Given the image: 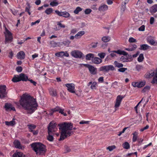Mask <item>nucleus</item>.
Instances as JSON below:
<instances>
[{
  "instance_id": "473e14b6",
  "label": "nucleus",
  "mask_w": 157,
  "mask_h": 157,
  "mask_svg": "<svg viewBox=\"0 0 157 157\" xmlns=\"http://www.w3.org/2000/svg\"><path fill=\"white\" fill-rule=\"evenodd\" d=\"M48 133V136L47 139L49 141H52L54 139L53 136V133H50V132Z\"/></svg>"
},
{
  "instance_id": "423d86ee",
  "label": "nucleus",
  "mask_w": 157,
  "mask_h": 157,
  "mask_svg": "<svg viewBox=\"0 0 157 157\" xmlns=\"http://www.w3.org/2000/svg\"><path fill=\"white\" fill-rule=\"evenodd\" d=\"M6 87L5 85H0V98H4L6 94Z\"/></svg>"
},
{
  "instance_id": "4be33fe9",
  "label": "nucleus",
  "mask_w": 157,
  "mask_h": 157,
  "mask_svg": "<svg viewBox=\"0 0 157 157\" xmlns=\"http://www.w3.org/2000/svg\"><path fill=\"white\" fill-rule=\"evenodd\" d=\"M85 34V32L84 31H80L78 32L75 36V38L78 39L80 38L83 35Z\"/></svg>"
},
{
  "instance_id": "774afa93",
  "label": "nucleus",
  "mask_w": 157,
  "mask_h": 157,
  "mask_svg": "<svg viewBox=\"0 0 157 157\" xmlns=\"http://www.w3.org/2000/svg\"><path fill=\"white\" fill-rule=\"evenodd\" d=\"M65 149L66 152L65 153L69 152L71 151V149L69 147L67 146L65 147Z\"/></svg>"
},
{
  "instance_id": "58836bf2",
  "label": "nucleus",
  "mask_w": 157,
  "mask_h": 157,
  "mask_svg": "<svg viewBox=\"0 0 157 157\" xmlns=\"http://www.w3.org/2000/svg\"><path fill=\"white\" fill-rule=\"evenodd\" d=\"M28 126H29V131L31 132L33 131V129L36 127V125L34 124L28 125Z\"/></svg>"
},
{
  "instance_id": "4c0bfd02",
  "label": "nucleus",
  "mask_w": 157,
  "mask_h": 157,
  "mask_svg": "<svg viewBox=\"0 0 157 157\" xmlns=\"http://www.w3.org/2000/svg\"><path fill=\"white\" fill-rule=\"evenodd\" d=\"M144 59V55L143 54H141L140 55L139 57L138 58V62H142Z\"/></svg>"
},
{
  "instance_id": "e433bc0d",
  "label": "nucleus",
  "mask_w": 157,
  "mask_h": 157,
  "mask_svg": "<svg viewBox=\"0 0 157 157\" xmlns=\"http://www.w3.org/2000/svg\"><path fill=\"white\" fill-rule=\"evenodd\" d=\"M126 3H124V2H122V3L121 7V10L122 12H124L126 8Z\"/></svg>"
},
{
  "instance_id": "f257e3e1",
  "label": "nucleus",
  "mask_w": 157,
  "mask_h": 157,
  "mask_svg": "<svg viewBox=\"0 0 157 157\" xmlns=\"http://www.w3.org/2000/svg\"><path fill=\"white\" fill-rule=\"evenodd\" d=\"M19 102L22 107L29 113H32L37 108V105L35 100L28 95L23 94Z\"/></svg>"
},
{
  "instance_id": "79ce46f5",
  "label": "nucleus",
  "mask_w": 157,
  "mask_h": 157,
  "mask_svg": "<svg viewBox=\"0 0 157 157\" xmlns=\"http://www.w3.org/2000/svg\"><path fill=\"white\" fill-rule=\"evenodd\" d=\"M108 71H114L116 70L115 68L113 65H108Z\"/></svg>"
},
{
  "instance_id": "13d9d810",
  "label": "nucleus",
  "mask_w": 157,
  "mask_h": 157,
  "mask_svg": "<svg viewBox=\"0 0 157 157\" xmlns=\"http://www.w3.org/2000/svg\"><path fill=\"white\" fill-rule=\"evenodd\" d=\"M143 68V67L140 65H137L136 66V68L137 71H140V70L142 69Z\"/></svg>"
},
{
  "instance_id": "0eeeda50",
  "label": "nucleus",
  "mask_w": 157,
  "mask_h": 157,
  "mask_svg": "<svg viewBox=\"0 0 157 157\" xmlns=\"http://www.w3.org/2000/svg\"><path fill=\"white\" fill-rule=\"evenodd\" d=\"M84 66L88 68L90 72L93 75H95L97 73V68L94 67L87 64H83Z\"/></svg>"
},
{
  "instance_id": "9b49d317",
  "label": "nucleus",
  "mask_w": 157,
  "mask_h": 157,
  "mask_svg": "<svg viewBox=\"0 0 157 157\" xmlns=\"http://www.w3.org/2000/svg\"><path fill=\"white\" fill-rule=\"evenodd\" d=\"M124 97L120 95H118L116 99V103L115 105L116 108L118 107L120 105L121 103L124 98Z\"/></svg>"
},
{
  "instance_id": "e2e57ef3",
  "label": "nucleus",
  "mask_w": 157,
  "mask_h": 157,
  "mask_svg": "<svg viewBox=\"0 0 157 157\" xmlns=\"http://www.w3.org/2000/svg\"><path fill=\"white\" fill-rule=\"evenodd\" d=\"M57 25L61 28H64L65 27V25L61 24L60 22H57Z\"/></svg>"
},
{
  "instance_id": "864d4df0",
  "label": "nucleus",
  "mask_w": 157,
  "mask_h": 157,
  "mask_svg": "<svg viewBox=\"0 0 157 157\" xmlns=\"http://www.w3.org/2000/svg\"><path fill=\"white\" fill-rule=\"evenodd\" d=\"M60 108L59 106H56L55 108L53 109H52V111L53 112H56V111H59L60 110Z\"/></svg>"
},
{
  "instance_id": "69168bd1",
  "label": "nucleus",
  "mask_w": 157,
  "mask_h": 157,
  "mask_svg": "<svg viewBox=\"0 0 157 157\" xmlns=\"http://www.w3.org/2000/svg\"><path fill=\"white\" fill-rule=\"evenodd\" d=\"M155 19L153 17H151L150 19V24L151 25L153 24L154 22Z\"/></svg>"
},
{
  "instance_id": "a19ab883",
  "label": "nucleus",
  "mask_w": 157,
  "mask_h": 157,
  "mask_svg": "<svg viewBox=\"0 0 157 157\" xmlns=\"http://www.w3.org/2000/svg\"><path fill=\"white\" fill-rule=\"evenodd\" d=\"M82 9L79 7H77L74 10V12L76 14H77L78 13L82 10Z\"/></svg>"
},
{
  "instance_id": "f3484780",
  "label": "nucleus",
  "mask_w": 157,
  "mask_h": 157,
  "mask_svg": "<svg viewBox=\"0 0 157 157\" xmlns=\"http://www.w3.org/2000/svg\"><path fill=\"white\" fill-rule=\"evenodd\" d=\"M92 61L94 63L99 64L102 62V60L99 57H95L92 59Z\"/></svg>"
},
{
  "instance_id": "39448f33",
  "label": "nucleus",
  "mask_w": 157,
  "mask_h": 157,
  "mask_svg": "<svg viewBox=\"0 0 157 157\" xmlns=\"http://www.w3.org/2000/svg\"><path fill=\"white\" fill-rule=\"evenodd\" d=\"M56 124L52 122L50 123L48 127V132L53 133L55 132L57 129L56 127Z\"/></svg>"
},
{
  "instance_id": "6e6552de",
  "label": "nucleus",
  "mask_w": 157,
  "mask_h": 157,
  "mask_svg": "<svg viewBox=\"0 0 157 157\" xmlns=\"http://www.w3.org/2000/svg\"><path fill=\"white\" fill-rule=\"evenodd\" d=\"M67 88L68 91L72 93H75V85L73 83H67L65 84Z\"/></svg>"
},
{
  "instance_id": "a211bd4d",
  "label": "nucleus",
  "mask_w": 157,
  "mask_h": 157,
  "mask_svg": "<svg viewBox=\"0 0 157 157\" xmlns=\"http://www.w3.org/2000/svg\"><path fill=\"white\" fill-rule=\"evenodd\" d=\"M20 80L22 81H26L29 80L28 76L23 73H21L19 75Z\"/></svg>"
},
{
  "instance_id": "4d7b16f0",
  "label": "nucleus",
  "mask_w": 157,
  "mask_h": 157,
  "mask_svg": "<svg viewBox=\"0 0 157 157\" xmlns=\"http://www.w3.org/2000/svg\"><path fill=\"white\" fill-rule=\"evenodd\" d=\"M16 71L18 72H21L22 70V67L21 66H19L16 67Z\"/></svg>"
},
{
  "instance_id": "c756f323",
  "label": "nucleus",
  "mask_w": 157,
  "mask_h": 157,
  "mask_svg": "<svg viewBox=\"0 0 157 157\" xmlns=\"http://www.w3.org/2000/svg\"><path fill=\"white\" fill-rule=\"evenodd\" d=\"M111 40V38L109 36H104L101 38V40L104 42L109 41Z\"/></svg>"
},
{
  "instance_id": "4468645a",
  "label": "nucleus",
  "mask_w": 157,
  "mask_h": 157,
  "mask_svg": "<svg viewBox=\"0 0 157 157\" xmlns=\"http://www.w3.org/2000/svg\"><path fill=\"white\" fill-rule=\"evenodd\" d=\"M5 108L6 110H13L15 111V109L13 106L10 104L6 103L5 105Z\"/></svg>"
},
{
  "instance_id": "9d476101",
  "label": "nucleus",
  "mask_w": 157,
  "mask_h": 157,
  "mask_svg": "<svg viewBox=\"0 0 157 157\" xmlns=\"http://www.w3.org/2000/svg\"><path fill=\"white\" fill-rule=\"evenodd\" d=\"M71 55L76 58H80L82 56V53L78 51H74L71 52Z\"/></svg>"
},
{
  "instance_id": "aec40b11",
  "label": "nucleus",
  "mask_w": 157,
  "mask_h": 157,
  "mask_svg": "<svg viewBox=\"0 0 157 157\" xmlns=\"http://www.w3.org/2000/svg\"><path fill=\"white\" fill-rule=\"evenodd\" d=\"M25 155L21 152H15L13 155V157H25Z\"/></svg>"
},
{
  "instance_id": "cd10ccee",
  "label": "nucleus",
  "mask_w": 157,
  "mask_h": 157,
  "mask_svg": "<svg viewBox=\"0 0 157 157\" xmlns=\"http://www.w3.org/2000/svg\"><path fill=\"white\" fill-rule=\"evenodd\" d=\"M114 64L116 67L119 68L122 67L123 66V65L122 63H120L117 61L114 62Z\"/></svg>"
},
{
  "instance_id": "2eb2a0df",
  "label": "nucleus",
  "mask_w": 157,
  "mask_h": 157,
  "mask_svg": "<svg viewBox=\"0 0 157 157\" xmlns=\"http://www.w3.org/2000/svg\"><path fill=\"white\" fill-rule=\"evenodd\" d=\"M15 147L17 148L23 149L24 147L21 146L20 142L18 140H15L13 142Z\"/></svg>"
},
{
  "instance_id": "412c9836",
  "label": "nucleus",
  "mask_w": 157,
  "mask_h": 157,
  "mask_svg": "<svg viewBox=\"0 0 157 157\" xmlns=\"http://www.w3.org/2000/svg\"><path fill=\"white\" fill-rule=\"evenodd\" d=\"M108 7L106 5H103L100 6L98 8V10L100 11H104L108 10Z\"/></svg>"
},
{
  "instance_id": "1a4fd4ad",
  "label": "nucleus",
  "mask_w": 157,
  "mask_h": 157,
  "mask_svg": "<svg viewBox=\"0 0 157 157\" xmlns=\"http://www.w3.org/2000/svg\"><path fill=\"white\" fill-rule=\"evenodd\" d=\"M55 13L58 15L60 16H63L65 18H67L70 17V14L67 12H60L59 10H56L55 11Z\"/></svg>"
},
{
  "instance_id": "052dcab7",
  "label": "nucleus",
  "mask_w": 157,
  "mask_h": 157,
  "mask_svg": "<svg viewBox=\"0 0 157 157\" xmlns=\"http://www.w3.org/2000/svg\"><path fill=\"white\" fill-rule=\"evenodd\" d=\"M145 29V26L144 25H142L140 28H139L138 30L140 31H143Z\"/></svg>"
},
{
  "instance_id": "6ab92c4d",
  "label": "nucleus",
  "mask_w": 157,
  "mask_h": 157,
  "mask_svg": "<svg viewBox=\"0 0 157 157\" xmlns=\"http://www.w3.org/2000/svg\"><path fill=\"white\" fill-rule=\"evenodd\" d=\"M147 41L151 45L155 46L157 45V41L155 42L151 36H149L148 37Z\"/></svg>"
},
{
  "instance_id": "a18cd8bd",
  "label": "nucleus",
  "mask_w": 157,
  "mask_h": 157,
  "mask_svg": "<svg viewBox=\"0 0 157 157\" xmlns=\"http://www.w3.org/2000/svg\"><path fill=\"white\" fill-rule=\"evenodd\" d=\"M137 133L136 132H135L133 134V136L132 138V141L133 142H135L136 140L137 137Z\"/></svg>"
},
{
  "instance_id": "09e8293b",
  "label": "nucleus",
  "mask_w": 157,
  "mask_h": 157,
  "mask_svg": "<svg viewBox=\"0 0 157 157\" xmlns=\"http://www.w3.org/2000/svg\"><path fill=\"white\" fill-rule=\"evenodd\" d=\"M105 53L104 52L99 53L98 54V56H99L101 59H103L105 56Z\"/></svg>"
},
{
  "instance_id": "ddd939ff",
  "label": "nucleus",
  "mask_w": 157,
  "mask_h": 157,
  "mask_svg": "<svg viewBox=\"0 0 157 157\" xmlns=\"http://www.w3.org/2000/svg\"><path fill=\"white\" fill-rule=\"evenodd\" d=\"M155 75L154 71H153L151 70L149 72L147 73L144 75L145 78L148 79L151 78Z\"/></svg>"
},
{
  "instance_id": "c85d7f7f",
  "label": "nucleus",
  "mask_w": 157,
  "mask_h": 157,
  "mask_svg": "<svg viewBox=\"0 0 157 157\" xmlns=\"http://www.w3.org/2000/svg\"><path fill=\"white\" fill-rule=\"evenodd\" d=\"M5 123L6 125L8 126H13L15 124V122L14 119L10 122L5 121Z\"/></svg>"
},
{
  "instance_id": "dca6fc26",
  "label": "nucleus",
  "mask_w": 157,
  "mask_h": 157,
  "mask_svg": "<svg viewBox=\"0 0 157 157\" xmlns=\"http://www.w3.org/2000/svg\"><path fill=\"white\" fill-rule=\"evenodd\" d=\"M25 53L23 51H20L17 53V57L18 59H22L25 58Z\"/></svg>"
},
{
  "instance_id": "b1692460",
  "label": "nucleus",
  "mask_w": 157,
  "mask_h": 157,
  "mask_svg": "<svg viewBox=\"0 0 157 157\" xmlns=\"http://www.w3.org/2000/svg\"><path fill=\"white\" fill-rule=\"evenodd\" d=\"M94 54L92 53H89L86 55V59L87 60H90L94 58Z\"/></svg>"
},
{
  "instance_id": "72a5a7b5",
  "label": "nucleus",
  "mask_w": 157,
  "mask_h": 157,
  "mask_svg": "<svg viewBox=\"0 0 157 157\" xmlns=\"http://www.w3.org/2000/svg\"><path fill=\"white\" fill-rule=\"evenodd\" d=\"M137 82V87L140 88L143 86L145 84V81H143L140 82Z\"/></svg>"
},
{
  "instance_id": "2f4dec72",
  "label": "nucleus",
  "mask_w": 157,
  "mask_h": 157,
  "mask_svg": "<svg viewBox=\"0 0 157 157\" xmlns=\"http://www.w3.org/2000/svg\"><path fill=\"white\" fill-rule=\"evenodd\" d=\"M50 94L51 96L53 97H56L57 95L56 90L53 89H52L50 90Z\"/></svg>"
},
{
  "instance_id": "603ef678",
  "label": "nucleus",
  "mask_w": 157,
  "mask_h": 157,
  "mask_svg": "<svg viewBox=\"0 0 157 157\" xmlns=\"http://www.w3.org/2000/svg\"><path fill=\"white\" fill-rule=\"evenodd\" d=\"M128 41L130 43H135L136 42V40L133 37H131L129 38Z\"/></svg>"
},
{
  "instance_id": "49530a36",
  "label": "nucleus",
  "mask_w": 157,
  "mask_h": 157,
  "mask_svg": "<svg viewBox=\"0 0 157 157\" xmlns=\"http://www.w3.org/2000/svg\"><path fill=\"white\" fill-rule=\"evenodd\" d=\"M50 44L51 46L53 47H56L57 45V43L54 41H50Z\"/></svg>"
},
{
  "instance_id": "7c9ffc66",
  "label": "nucleus",
  "mask_w": 157,
  "mask_h": 157,
  "mask_svg": "<svg viewBox=\"0 0 157 157\" xmlns=\"http://www.w3.org/2000/svg\"><path fill=\"white\" fill-rule=\"evenodd\" d=\"M150 11L151 13H155L157 11V5L155 4L151 7Z\"/></svg>"
},
{
  "instance_id": "de8ad7c7",
  "label": "nucleus",
  "mask_w": 157,
  "mask_h": 157,
  "mask_svg": "<svg viewBox=\"0 0 157 157\" xmlns=\"http://www.w3.org/2000/svg\"><path fill=\"white\" fill-rule=\"evenodd\" d=\"M70 43L71 41L68 40H67L62 42V44L67 46H69Z\"/></svg>"
},
{
  "instance_id": "ea45409f",
  "label": "nucleus",
  "mask_w": 157,
  "mask_h": 157,
  "mask_svg": "<svg viewBox=\"0 0 157 157\" xmlns=\"http://www.w3.org/2000/svg\"><path fill=\"white\" fill-rule=\"evenodd\" d=\"M150 89V87L149 86H145L143 90H142V92L143 93H145L148 92Z\"/></svg>"
},
{
  "instance_id": "c9c22d12",
  "label": "nucleus",
  "mask_w": 157,
  "mask_h": 157,
  "mask_svg": "<svg viewBox=\"0 0 157 157\" xmlns=\"http://www.w3.org/2000/svg\"><path fill=\"white\" fill-rule=\"evenodd\" d=\"M58 2L56 1V0H53L50 3V5L52 6H56L58 5Z\"/></svg>"
},
{
  "instance_id": "5701e85b",
  "label": "nucleus",
  "mask_w": 157,
  "mask_h": 157,
  "mask_svg": "<svg viewBox=\"0 0 157 157\" xmlns=\"http://www.w3.org/2000/svg\"><path fill=\"white\" fill-rule=\"evenodd\" d=\"M113 52H115L118 54L122 55L124 56H127L128 55V53L124 51L118 50L117 51H114Z\"/></svg>"
},
{
  "instance_id": "bf43d9fd",
  "label": "nucleus",
  "mask_w": 157,
  "mask_h": 157,
  "mask_svg": "<svg viewBox=\"0 0 157 157\" xmlns=\"http://www.w3.org/2000/svg\"><path fill=\"white\" fill-rule=\"evenodd\" d=\"M30 9V7L29 6H27L26 7L25 9V11L27 12L29 15H30L31 14V13L29 11Z\"/></svg>"
},
{
  "instance_id": "338daca9",
  "label": "nucleus",
  "mask_w": 157,
  "mask_h": 157,
  "mask_svg": "<svg viewBox=\"0 0 157 157\" xmlns=\"http://www.w3.org/2000/svg\"><path fill=\"white\" fill-rule=\"evenodd\" d=\"M77 32V30L76 29H72L71 32V33L72 34H73Z\"/></svg>"
},
{
  "instance_id": "0e129e2a",
  "label": "nucleus",
  "mask_w": 157,
  "mask_h": 157,
  "mask_svg": "<svg viewBox=\"0 0 157 157\" xmlns=\"http://www.w3.org/2000/svg\"><path fill=\"white\" fill-rule=\"evenodd\" d=\"M89 121H82L79 122V124H88L89 123Z\"/></svg>"
},
{
  "instance_id": "20e7f679",
  "label": "nucleus",
  "mask_w": 157,
  "mask_h": 157,
  "mask_svg": "<svg viewBox=\"0 0 157 157\" xmlns=\"http://www.w3.org/2000/svg\"><path fill=\"white\" fill-rule=\"evenodd\" d=\"M5 31L4 32L5 36V44L11 42L13 39L12 33L6 28H5Z\"/></svg>"
},
{
  "instance_id": "5fc2aeb1",
  "label": "nucleus",
  "mask_w": 157,
  "mask_h": 157,
  "mask_svg": "<svg viewBox=\"0 0 157 157\" xmlns=\"http://www.w3.org/2000/svg\"><path fill=\"white\" fill-rule=\"evenodd\" d=\"M92 12V10L90 9H87L85 10L84 12L86 14H90Z\"/></svg>"
},
{
  "instance_id": "f03ea898",
  "label": "nucleus",
  "mask_w": 157,
  "mask_h": 157,
  "mask_svg": "<svg viewBox=\"0 0 157 157\" xmlns=\"http://www.w3.org/2000/svg\"><path fill=\"white\" fill-rule=\"evenodd\" d=\"M59 129L61 133L60 138L59 140H63L67 137L70 136L71 135V131L72 128V125L71 123H64L59 124Z\"/></svg>"
},
{
  "instance_id": "7ed1b4c3",
  "label": "nucleus",
  "mask_w": 157,
  "mask_h": 157,
  "mask_svg": "<svg viewBox=\"0 0 157 157\" xmlns=\"http://www.w3.org/2000/svg\"><path fill=\"white\" fill-rule=\"evenodd\" d=\"M31 146L37 155H44L46 151V146L40 143H33Z\"/></svg>"
},
{
  "instance_id": "393cba45",
  "label": "nucleus",
  "mask_w": 157,
  "mask_h": 157,
  "mask_svg": "<svg viewBox=\"0 0 157 157\" xmlns=\"http://www.w3.org/2000/svg\"><path fill=\"white\" fill-rule=\"evenodd\" d=\"M12 80L13 82H16L21 81L19 75H15L14 76Z\"/></svg>"
},
{
  "instance_id": "6e6d98bb",
  "label": "nucleus",
  "mask_w": 157,
  "mask_h": 157,
  "mask_svg": "<svg viewBox=\"0 0 157 157\" xmlns=\"http://www.w3.org/2000/svg\"><path fill=\"white\" fill-rule=\"evenodd\" d=\"M116 147L114 145L111 146H109L107 147V149L109 150L110 151H112L113 149L115 148Z\"/></svg>"
},
{
  "instance_id": "f8f14e48",
  "label": "nucleus",
  "mask_w": 157,
  "mask_h": 157,
  "mask_svg": "<svg viewBox=\"0 0 157 157\" xmlns=\"http://www.w3.org/2000/svg\"><path fill=\"white\" fill-rule=\"evenodd\" d=\"M55 55L58 57H62L63 56L68 57L69 56V54L67 51L65 52L62 51L56 53L55 54Z\"/></svg>"
},
{
  "instance_id": "f704fd0d",
  "label": "nucleus",
  "mask_w": 157,
  "mask_h": 157,
  "mask_svg": "<svg viewBox=\"0 0 157 157\" xmlns=\"http://www.w3.org/2000/svg\"><path fill=\"white\" fill-rule=\"evenodd\" d=\"M122 146L125 149H128L130 148L129 144L127 142H125L123 144Z\"/></svg>"
},
{
  "instance_id": "a878e982",
  "label": "nucleus",
  "mask_w": 157,
  "mask_h": 157,
  "mask_svg": "<svg viewBox=\"0 0 157 157\" xmlns=\"http://www.w3.org/2000/svg\"><path fill=\"white\" fill-rule=\"evenodd\" d=\"M99 70L108 72H109L108 65L103 66L99 68Z\"/></svg>"
},
{
  "instance_id": "c03bdc74",
  "label": "nucleus",
  "mask_w": 157,
  "mask_h": 157,
  "mask_svg": "<svg viewBox=\"0 0 157 157\" xmlns=\"http://www.w3.org/2000/svg\"><path fill=\"white\" fill-rule=\"evenodd\" d=\"M53 10L52 8H49L47 9L45 11V13H46L47 14H50L52 13Z\"/></svg>"
},
{
  "instance_id": "680f3d73",
  "label": "nucleus",
  "mask_w": 157,
  "mask_h": 157,
  "mask_svg": "<svg viewBox=\"0 0 157 157\" xmlns=\"http://www.w3.org/2000/svg\"><path fill=\"white\" fill-rule=\"evenodd\" d=\"M129 47H131L132 49H133V51L137 48L136 45L134 44L130 45Z\"/></svg>"
},
{
  "instance_id": "8fccbe9b",
  "label": "nucleus",
  "mask_w": 157,
  "mask_h": 157,
  "mask_svg": "<svg viewBox=\"0 0 157 157\" xmlns=\"http://www.w3.org/2000/svg\"><path fill=\"white\" fill-rule=\"evenodd\" d=\"M121 61L123 62H127L128 61V59L127 58H125L124 56H122L120 58Z\"/></svg>"
},
{
  "instance_id": "37998d69",
  "label": "nucleus",
  "mask_w": 157,
  "mask_h": 157,
  "mask_svg": "<svg viewBox=\"0 0 157 157\" xmlns=\"http://www.w3.org/2000/svg\"><path fill=\"white\" fill-rule=\"evenodd\" d=\"M151 83H157V73L155 74V75L153 77L152 81L151 82Z\"/></svg>"
},
{
  "instance_id": "3c124183",
  "label": "nucleus",
  "mask_w": 157,
  "mask_h": 157,
  "mask_svg": "<svg viewBox=\"0 0 157 157\" xmlns=\"http://www.w3.org/2000/svg\"><path fill=\"white\" fill-rule=\"evenodd\" d=\"M127 69L126 68H123V67H121L120 68L118 69V71L119 72H124L125 71L127 70Z\"/></svg>"
},
{
  "instance_id": "bb28decb",
  "label": "nucleus",
  "mask_w": 157,
  "mask_h": 157,
  "mask_svg": "<svg viewBox=\"0 0 157 157\" xmlns=\"http://www.w3.org/2000/svg\"><path fill=\"white\" fill-rule=\"evenodd\" d=\"M150 47V46H149L147 44H142L140 45V49L144 50H146L148 49Z\"/></svg>"
}]
</instances>
